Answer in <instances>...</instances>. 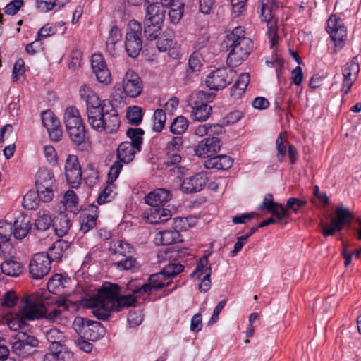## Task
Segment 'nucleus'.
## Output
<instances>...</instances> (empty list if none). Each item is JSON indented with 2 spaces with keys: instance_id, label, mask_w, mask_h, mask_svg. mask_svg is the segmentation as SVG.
<instances>
[{
  "instance_id": "obj_44",
  "label": "nucleus",
  "mask_w": 361,
  "mask_h": 361,
  "mask_svg": "<svg viewBox=\"0 0 361 361\" xmlns=\"http://www.w3.org/2000/svg\"><path fill=\"white\" fill-rule=\"evenodd\" d=\"M42 121L46 129L60 127V121L51 110H46L41 114Z\"/></svg>"
},
{
  "instance_id": "obj_52",
  "label": "nucleus",
  "mask_w": 361,
  "mask_h": 361,
  "mask_svg": "<svg viewBox=\"0 0 361 361\" xmlns=\"http://www.w3.org/2000/svg\"><path fill=\"white\" fill-rule=\"evenodd\" d=\"M137 264V260L133 257V255L126 256L115 263L116 268L121 271L130 270L133 268H135Z\"/></svg>"
},
{
  "instance_id": "obj_30",
  "label": "nucleus",
  "mask_w": 361,
  "mask_h": 361,
  "mask_svg": "<svg viewBox=\"0 0 361 361\" xmlns=\"http://www.w3.org/2000/svg\"><path fill=\"white\" fill-rule=\"evenodd\" d=\"M105 329L99 322L92 320L86 330H85L84 337L92 341H96L105 335Z\"/></svg>"
},
{
  "instance_id": "obj_64",
  "label": "nucleus",
  "mask_w": 361,
  "mask_h": 361,
  "mask_svg": "<svg viewBox=\"0 0 361 361\" xmlns=\"http://www.w3.org/2000/svg\"><path fill=\"white\" fill-rule=\"evenodd\" d=\"M23 5V0H13L8 3L4 8V11L8 15H15Z\"/></svg>"
},
{
  "instance_id": "obj_17",
  "label": "nucleus",
  "mask_w": 361,
  "mask_h": 361,
  "mask_svg": "<svg viewBox=\"0 0 361 361\" xmlns=\"http://www.w3.org/2000/svg\"><path fill=\"white\" fill-rule=\"evenodd\" d=\"M221 146L219 138L208 137L201 140L194 150L195 154L198 157H212L220 150Z\"/></svg>"
},
{
  "instance_id": "obj_33",
  "label": "nucleus",
  "mask_w": 361,
  "mask_h": 361,
  "mask_svg": "<svg viewBox=\"0 0 361 361\" xmlns=\"http://www.w3.org/2000/svg\"><path fill=\"white\" fill-rule=\"evenodd\" d=\"M215 97V93L207 91L200 90L192 92L188 99V106L191 108L192 100H195L197 106L207 105V103L212 102Z\"/></svg>"
},
{
  "instance_id": "obj_50",
  "label": "nucleus",
  "mask_w": 361,
  "mask_h": 361,
  "mask_svg": "<svg viewBox=\"0 0 361 361\" xmlns=\"http://www.w3.org/2000/svg\"><path fill=\"white\" fill-rule=\"evenodd\" d=\"M47 340L50 343H59L65 341L64 333L56 328H50L44 331Z\"/></svg>"
},
{
  "instance_id": "obj_26",
  "label": "nucleus",
  "mask_w": 361,
  "mask_h": 361,
  "mask_svg": "<svg viewBox=\"0 0 361 361\" xmlns=\"http://www.w3.org/2000/svg\"><path fill=\"white\" fill-rule=\"evenodd\" d=\"M186 253V248H180L178 245H176L160 249L157 252V258L159 262L165 260L176 261L183 257Z\"/></svg>"
},
{
  "instance_id": "obj_8",
  "label": "nucleus",
  "mask_w": 361,
  "mask_h": 361,
  "mask_svg": "<svg viewBox=\"0 0 361 361\" xmlns=\"http://www.w3.org/2000/svg\"><path fill=\"white\" fill-rule=\"evenodd\" d=\"M56 182L53 172L46 168H41L36 174L35 184L39 194L42 195V202H49L53 197V187Z\"/></svg>"
},
{
  "instance_id": "obj_32",
  "label": "nucleus",
  "mask_w": 361,
  "mask_h": 361,
  "mask_svg": "<svg viewBox=\"0 0 361 361\" xmlns=\"http://www.w3.org/2000/svg\"><path fill=\"white\" fill-rule=\"evenodd\" d=\"M1 269L4 274L16 277L21 274L23 266L20 262L16 259H6L1 263Z\"/></svg>"
},
{
  "instance_id": "obj_35",
  "label": "nucleus",
  "mask_w": 361,
  "mask_h": 361,
  "mask_svg": "<svg viewBox=\"0 0 361 361\" xmlns=\"http://www.w3.org/2000/svg\"><path fill=\"white\" fill-rule=\"evenodd\" d=\"M42 195L44 194H39L37 190L27 192L23 198V207L28 210L37 209L40 201H42Z\"/></svg>"
},
{
  "instance_id": "obj_9",
  "label": "nucleus",
  "mask_w": 361,
  "mask_h": 361,
  "mask_svg": "<svg viewBox=\"0 0 361 361\" xmlns=\"http://www.w3.org/2000/svg\"><path fill=\"white\" fill-rule=\"evenodd\" d=\"M82 174L78 157L68 155L65 164V176L68 185L73 188H78L82 183Z\"/></svg>"
},
{
  "instance_id": "obj_39",
  "label": "nucleus",
  "mask_w": 361,
  "mask_h": 361,
  "mask_svg": "<svg viewBox=\"0 0 361 361\" xmlns=\"http://www.w3.org/2000/svg\"><path fill=\"white\" fill-rule=\"evenodd\" d=\"M163 23L157 24L154 22L144 20V35L147 40L156 39L161 33Z\"/></svg>"
},
{
  "instance_id": "obj_51",
  "label": "nucleus",
  "mask_w": 361,
  "mask_h": 361,
  "mask_svg": "<svg viewBox=\"0 0 361 361\" xmlns=\"http://www.w3.org/2000/svg\"><path fill=\"white\" fill-rule=\"evenodd\" d=\"M107 183L109 185L104 188L97 198V203L99 204H103L106 202H109L114 197L115 192H114V185H112L114 182H110L108 178Z\"/></svg>"
},
{
  "instance_id": "obj_53",
  "label": "nucleus",
  "mask_w": 361,
  "mask_h": 361,
  "mask_svg": "<svg viewBox=\"0 0 361 361\" xmlns=\"http://www.w3.org/2000/svg\"><path fill=\"white\" fill-rule=\"evenodd\" d=\"M18 300L15 291L8 290L4 293L0 298V305L5 307H13L15 306Z\"/></svg>"
},
{
  "instance_id": "obj_31",
  "label": "nucleus",
  "mask_w": 361,
  "mask_h": 361,
  "mask_svg": "<svg viewBox=\"0 0 361 361\" xmlns=\"http://www.w3.org/2000/svg\"><path fill=\"white\" fill-rule=\"evenodd\" d=\"M195 100H192L191 104V114L190 117L193 121H205L211 115L212 108L209 105H203L197 106V104L195 103Z\"/></svg>"
},
{
  "instance_id": "obj_12",
  "label": "nucleus",
  "mask_w": 361,
  "mask_h": 361,
  "mask_svg": "<svg viewBox=\"0 0 361 361\" xmlns=\"http://www.w3.org/2000/svg\"><path fill=\"white\" fill-rule=\"evenodd\" d=\"M119 290L120 287L116 283H106L103 284L95 295L96 302L102 304L106 308L116 309L115 304Z\"/></svg>"
},
{
  "instance_id": "obj_16",
  "label": "nucleus",
  "mask_w": 361,
  "mask_h": 361,
  "mask_svg": "<svg viewBox=\"0 0 361 361\" xmlns=\"http://www.w3.org/2000/svg\"><path fill=\"white\" fill-rule=\"evenodd\" d=\"M207 180L208 177L205 173H197L184 178L180 185V190L186 194L200 192L203 189Z\"/></svg>"
},
{
  "instance_id": "obj_36",
  "label": "nucleus",
  "mask_w": 361,
  "mask_h": 361,
  "mask_svg": "<svg viewBox=\"0 0 361 361\" xmlns=\"http://www.w3.org/2000/svg\"><path fill=\"white\" fill-rule=\"evenodd\" d=\"M144 133L145 131L140 128H129L126 131V136L130 140V142H128V143H130L138 151L142 150V145L143 142L142 136Z\"/></svg>"
},
{
  "instance_id": "obj_11",
  "label": "nucleus",
  "mask_w": 361,
  "mask_h": 361,
  "mask_svg": "<svg viewBox=\"0 0 361 361\" xmlns=\"http://www.w3.org/2000/svg\"><path fill=\"white\" fill-rule=\"evenodd\" d=\"M51 262L44 252H39L32 257L29 264V272L34 279H41L51 269Z\"/></svg>"
},
{
  "instance_id": "obj_58",
  "label": "nucleus",
  "mask_w": 361,
  "mask_h": 361,
  "mask_svg": "<svg viewBox=\"0 0 361 361\" xmlns=\"http://www.w3.org/2000/svg\"><path fill=\"white\" fill-rule=\"evenodd\" d=\"M276 148L278 150L277 157L279 161H282L283 157L286 154V147H288L289 143L287 140H284L282 137V133H280L279 136L276 141Z\"/></svg>"
},
{
  "instance_id": "obj_21",
  "label": "nucleus",
  "mask_w": 361,
  "mask_h": 361,
  "mask_svg": "<svg viewBox=\"0 0 361 361\" xmlns=\"http://www.w3.org/2000/svg\"><path fill=\"white\" fill-rule=\"evenodd\" d=\"M154 241L157 245H168L182 242L183 238L176 229L164 230L156 234Z\"/></svg>"
},
{
  "instance_id": "obj_24",
  "label": "nucleus",
  "mask_w": 361,
  "mask_h": 361,
  "mask_svg": "<svg viewBox=\"0 0 361 361\" xmlns=\"http://www.w3.org/2000/svg\"><path fill=\"white\" fill-rule=\"evenodd\" d=\"M86 110L87 116V121L90 123V121L98 117L99 114L103 112L107 108L104 104V101H101L99 97L95 94L92 95L86 102Z\"/></svg>"
},
{
  "instance_id": "obj_20",
  "label": "nucleus",
  "mask_w": 361,
  "mask_h": 361,
  "mask_svg": "<svg viewBox=\"0 0 361 361\" xmlns=\"http://www.w3.org/2000/svg\"><path fill=\"white\" fill-rule=\"evenodd\" d=\"M171 193L169 190L157 188L150 192L145 198V203L151 207L164 206L171 199Z\"/></svg>"
},
{
  "instance_id": "obj_55",
  "label": "nucleus",
  "mask_w": 361,
  "mask_h": 361,
  "mask_svg": "<svg viewBox=\"0 0 361 361\" xmlns=\"http://www.w3.org/2000/svg\"><path fill=\"white\" fill-rule=\"evenodd\" d=\"M65 281L66 279L61 274H54L49 279L47 283V288L50 292H55L60 287H64L63 282Z\"/></svg>"
},
{
  "instance_id": "obj_40",
  "label": "nucleus",
  "mask_w": 361,
  "mask_h": 361,
  "mask_svg": "<svg viewBox=\"0 0 361 361\" xmlns=\"http://www.w3.org/2000/svg\"><path fill=\"white\" fill-rule=\"evenodd\" d=\"M54 219L46 211H39L38 218L35 220V226L37 231H45L52 226Z\"/></svg>"
},
{
  "instance_id": "obj_42",
  "label": "nucleus",
  "mask_w": 361,
  "mask_h": 361,
  "mask_svg": "<svg viewBox=\"0 0 361 361\" xmlns=\"http://www.w3.org/2000/svg\"><path fill=\"white\" fill-rule=\"evenodd\" d=\"M250 82V74L243 73L240 75L237 81L231 88V96L242 94Z\"/></svg>"
},
{
  "instance_id": "obj_3",
  "label": "nucleus",
  "mask_w": 361,
  "mask_h": 361,
  "mask_svg": "<svg viewBox=\"0 0 361 361\" xmlns=\"http://www.w3.org/2000/svg\"><path fill=\"white\" fill-rule=\"evenodd\" d=\"M142 27L136 20H130L127 25L125 37V49L129 57H137L142 48Z\"/></svg>"
},
{
  "instance_id": "obj_54",
  "label": "nucleus",
  "mask_w": 361,
  "mask_h": 361,
  "mask_svg": "<svg viewBox=\"0 0 361 361\" xmlns=\"http://www.w3.org/2000/svg\"><path fill=\"white\" fill-rule=\"evenodd\" d=\"M360 71V66L356 57L353 58V60L347 63L343 68V77H355Z\"/></svg>"
},
{
  "instance_id": "obj_10",
  "label": "nucleus",
  "mask_w": 361,
  "mask_h": 361,
  "mask_svg": "<svg viewBox=\"0 0 361 361\" xmlns=\"http://www.w3.org/2000/svg\"><path fill=\"white\" fill-rule=\"evenodd\" d=\"M233 71L225 68H218L209 73L205 84L209 90H219L225 88L232 81Z\"/></svg>"
},
{
  "instance_id": "obj_15",
  "label": "nucleus",
  "mask_w": 361,
  "mask_h": 361,
  "mask_svg": "<svg viewBox=\"0 0 361 361\" xmlns=\"http://www.w3.org/2000/svg\"><path fill=\"white\" fill-rule=\"evenodd\" d=\"M19 312L25 319L35 320L44 317L47 311L42 302L34 300L32 298H27Z\"/></svg>"
},
{
  "instance_id": "obj_37",
  "label": "nucleus",
  "mask_w": 361,
  "mask_h": 361,
  "mask_svg": "<svg viewBox=\"0 0 361 361\" xmlns=\"http://www.w3.org/2000/svg\"><path fill=\"white\" fill-rule=\"evenodd\" d=\"M306 204L307 201L302 199L296 197L288 198L286 201V204H282V207L285 212L284 219L288 218L291 214V212L297 214L300 209L306 205Z\"/></svg>"
},
{
  "instance_id": "obj_28",
  "label": "nucleus",
  "mask_w": 361,
  "mask_h": 361,
  "mask_svg": "<svg viewBox=\"0 0 361 361\" xmlns=\"http://www.w3.org/2000/svg\"><path fill=\"white\" fill-rule=\"evenodd\" d=\"M13 228V235L16 239L24 238L31 229L29 218L25 216L18 217L14 221Z\"/></svg>"
},
{
  "instance_id": "obj_6",
  "label": "nucleus",
  "mask_w": 361,
  "mask_h": 361,
  "mask_svg": "<svg viewBox=\"0 0 361 361\" xmlns=\"http://www.w3.org/2000/svg\"><path fill=\"white\" fill-rule=\"evenodd\" d=\"M89 123L92 128L98 131H106L108 133H116L120 126V119L117 111L108 106L103 112Z\"/></svg>"
},
{
  "instance_id": "obj_43",
  "label": "nucleus",
  "mask_w": 361,
  "mask_h": 361,
  "mask_svg": "<svg viewBox=\"0 0 361 361\" xmlns=\"http://www.w3.org/2000/svg\"><path fill=\"white\" fill-rule=\"evenodd\" d=\"M111 250L114 254H118L123 257L133 255L134 252V248L133 246L130 243L123 240H117L114 242Z\"/></svg>"
},
{
  "instance_id": "obj_59",
  "label": "nucleus",
  "mask_w": 361,
  "mask_h": 361,
  "mask_svg": "<svg viewBox=\"0 0 361 361\" xmlns=\"http://www.w3.org/2000/svg\"><path fill=\"white\" fill-rule=\"evenodd\" d=\"M91 66L93 72L107 67L104 59L101 54H94L92 56Z\"/></svg>"
},
{
  "instance_id": "obj_47",
  "label": "nucleus",
  "mask_w": 361,
  "mask_h": 361,
  "mask_svg": "<svg viewBox=\"0 0 361 361\" xmlns=\"http://www.w3.org/2000/svg\"><path fill=\"white\" fill-rule=\"evenodd\" d=\"M183 269V265L180 263H169L165 265L161 273L164 278H170L177 276Z\"/></svg>"
},
{
  "instance_id": "obj_4",
  "label": "nucleus",
  "mask_w": 361,
  "mask_h": 361,
  "mask_svg": "<svg viewBox=\"0 0 361 361\" xmlns=\"http://www.w3.org/2000/svg\"><path fill=\"white\" fill-rule=\"evenodd\" d=\"M139 152L140 151L137 150L133 146L128 143V141H124L120 143L116 149V157L118 160L116 161L110 168L109 180L111 183L114 182L123 169V164H128L133 161L136 153Z\"/></svg>"
},
{
  "instance_id": "obj_56",
  "label": "nucleus",
  "mask_w": 361,
  "mask_h": 361,
  "mask_svg": "<svg viewBox=\"0 0 361 361\" xmlns=\"http://www.w3.org/2000/svg\"><path fill=\"white\" fill-rule=\"evenodd\" d=\"M91 321L87 318L77 317L73 321V326L76 332L79 334H84L85 330H86Z\"/></svg>"
},
{
  "instance_id": "obj_18",
  "label": "nucleus",
  "mask_w": 361,
  "mask_h": 361,
  "mask_svg": "<svg viewBox=\"0 0 361 361\" xmlns=\"http://www.w3.org/2000/svg\"><path fill=\"white\" fill-rule=\"evenodd\" d=\"M145 16L144 20L154 22L157 24L163 23L166 11L164 6L158 2L150 3L145 0Z\"/></svg>"
},
{
  "instance_id": "obj_38",
  "label": "nucleus",
  "mask_w": 361,
  "mask_h": 361,
  "mask_svg": "<svg viewBox=\"0 0 361 361\" xmlns=\"http://www.w3.org/2000/svg\"><path fill=\"white\" fill-rule=\"evenodd\" d=\"M92 212L94 214H84L82 217L80 230L82 233H86L90 229L93 228L96 226V220L97 215L96 214L98 207L95 205H91Z\"/></svg>"
},
{
  "instance_id": "obj_27",
  "label": "nucleus",
  "mask_w": 361,
  "mask_h": 361,
  "mask_svg": "<svg viewBox=\"0 0 361 361\" xmlns=\"http://www.w3.org/2000/svg\"><path fill=\"white\" fill-rule=\"evenodd\" d=\"M71 226V221L66 214L61 212L54 218L52 228L59 237L64 236Z\"/></svg>"
},
{
  "instance_id": "obj_25",
  "label": "nucleus",
  "mask_w": 361,
  "mask_h": 361,
  "mask_svg": "<svg viewBox=\"0 0 361 361\" xmlns=\"http://www.w3.org/2000/svg\"><path fill=\"white\" fill-rule=\"evenodd\" d=\"M63 123L66 130L75 128L85 127L83 120L81 118L79 111L74 106H68L66 109L63 116Z\"/></svg>"
},
{
  "instance_id": "obj_23",
  "label": "nucleus",
  "mask_w": 361,
  "mask_h": 361,
  "mask_svg": "<svg viewBox=\"0 0 361 361\" xmlns=\"http://www.w3.org/2000/svg\"><path fill=\"white\" fill-rule=\"evenodd\" d=\"M164 278L161 273L151 275L149 278L148 283H146L140 287L133 290L134 294H142V293L149 294L152 291H157L164 286L165 283L162 281Z\"/></svg>"
},
{
  "instance_id": "obj_45",
  "label": "nucleus",
  "mask_w": 361,
  "mask_h": 361,
  "mask_svg": "<svg viewBox=\"0 0 361 361\" xmlns=\"http://www.w3.org/2000/svg\"><path fill=\"white\" fill-rule=\"evenodd\" d=\"M188 125V120L183 116H179L171 124L170 130L173 134L180 135L187 130Z\"/></svg>"
},
{
  "instance_id": "obj_5",
  "label": "nucleus",
  "mask_w": 361,
  "mask_h": 361,
  "mask_svg": "<svg viewBox=\"0 0 361 361\" xmlns=\"http://www.w3.org/2000/svg\"><path fill=\"white\" fill-rule=\"evenodd\" d=\"M38 338L27 332H18L16 340L12 343L11 352L16 355L26 358L35 355L38 350Z\"/></svg>"
},
{
  "instance_id": "obj_14",
  "label": "nucleus",
  "mask_w": 361,
  "mask_h": 361,
  "mask_svg": "<svg viewBox=\"0 0 361 361\" xmlns=\"http://www.w3.org/2000/svg\"><path fill=\"white\" fill-rule=\"evenodd\" d=\"M123 92L129 97L135 98L142 92L143 85L140 76L133 71L128 70L122 80Z\"/></svg>"
},
{
  "instance_id": "obj_41",
  "label": "nucleus",
  "mask_w": 361,
  "mask_h": 361,
  "mask_svg": "<svg viewBox=\"0 0 361 361\" xmlns=\"http://www.w3.org/2000/svg\"><path fill=\"white\" fill-rule=\"evenodd\" d=\"M140 295L141 294H134L133 292V294H128L126 295H120L118 294L115 304V307H116V309H114V311L119 312L123 307L135 305L136 302L135 297H140Z\"/></svg>"
},
{
  "instance_id": "obj_60",
  "label": "nucleus",
  "mask_w": 361,
  "mask_h": 361,
  "mask_svg": "<svg viewBox=\"0 0 361 361\" xmlns=\"http://www.w3.org/2000/svg\"><path fill=\"white\" fill-rule=\"evenodd\" d=\"M97 80L104 85H108L111 81V76L108 68H102L94 72Z\"/></svg>"
},
{
  "instance_id": "obj_49",
  "label": "nucleus",
  "mask_w": 361,
  "mask_h": 361,
  "mask_svg": "<svg viewBox=\"0 0 361 361\" xmlns=\"http://www.w3.org/2000/svg\"><path fill=\"white\" fill-rule=\"evenodd\" d=\"M211 269V266L209 265L208 258L205 255L200 259L196 268L191 274V277L200 279L202 276L206 275L207 272L204 271V269Z\"/></svg>"
},
{
  "instance_id": "obj_19",
  "label": "nucleus",
  "mask_w": 361,
  "mask_h": 361,
  "mask_svg": "<svg viewBox=\"0 0 361 361\" xmlns=\"http://www.w3.org/2000/svg\"><path fill=\"white\" fill-rule=\"evenodd\" d=\"M25 319L21 316V314H7L0 315V324H6L12 331L19 332H27L29 329V324L25 322Z\"/></svg>"
},
{
  "instance_id": "obj_46",
  "label": "nucleus",
  "mask_w": 361,
  "mask_h": 361,
  "mask_svg": "<svg viewBox=\"0 0 361 361\" xmlns=\"http://www.w3.org/2000/svg\"><path fill=\"white\" fill-rule=\"evenodd\" d=\"M143 113L141 107L133 106L128 108L126 118L131 125L137 126L142 120Z\"/></svg>"
},
{
  "instance_id": "obj_34",
  "label": "nucleus",
  "mask_w": 361,
  "mask_h": 361,
  "mask_svg": "<svg viewBox=\"0 0 361 361\" xmlns=\"http://www.w3.org/2000/svg\"><path fill=\"white\" fill-rule=\"evenodd\" d=\"M71 142L77 145L80 146L82 144L86 143L88 140L87 132L85 127L68 129L66 130Z\"/></svg>"
},
{
  "instance_id": "obj_63",
  "label": "nucleus",
  "mask_w": 361,
  "mask_h": 361,
  "mask_svg": "<svg viewBox=\"0 0 361 361\" xmlns=\"http://www.w3.org/2000/svg\"><path fill=\"white\" fill-rule=\"evenodd\" d=\"M56 32V28L51 25L47 23L39 30L37 32V38L38 39L42 40L54 35Z\"/></svg>"
},
{
  "instance_id": "obj_29",
  "label": "nucleus",
  "mask_w": 361,
  "mask_h": 361,
  "mask_svg": "<svg viewBox=\"0 0 361 361\" xmlns=\"http://www.w3.org/2000/svg\"><path fill=\"white\" fill-rule=\"evenodd\" d=\"M68 247L69 245L66 241L58 240L49 247L45 255L48 256L51 262L53 261H60L63 253Z\"/></svg>"
},
{
  "instance_id": "obj_7",
  "label": "nucleus",
  "mask_w": 361,
  "mask_h": 361,
  "mask_svg": "<svg viewBox=\"0 0 361 361\" xmlns=\"http://www.w3.org/2000/svg\"><path fill=\"white\" fill-rule=\"evenodd\" d=\"M261 18L267 22V34L269 35L271 47H273L278 40L276 20L274 19V9L276 8V0H260Z\"/></svg>"
},
{
  "instance_id": "obj_62",
  "label": "nucleus",
  "mask_w": 361,
  "mask_h": 361,
  "mask_svg": "<svg viewBox=\"0 0 361 361\" xmlns=\"http://www.w3.org/2000/svg\"><path fill=\"white\" fill-rule=\"evenodd\" d=\"M183 146L182 137H173L169 142H168L166 149L169 153L173 152L180 151Z\"/></svg>"
},
{
  "instance_id": "obj_48",
  "label": "nucleus",
  "mask_w": 361,
  "mask_h": 361,
  "mask_svg": "<svg viewBox=\"0 0 361 361\" xmlns=\"http://www.w3.org/2000/svg\"><path fill=\"white\" fill-rule=\"evenodd\" d=\"M153 130L156 132H161L165 125L166 116L163 109H157L154 113Z\"/></svg>"
},
{
  "instance_id": "obj_22",
  "label": "nucleus",
  "mask_w": 361,
  "mask_h": 361,
  "mask_svg": "<svg viewBox=\"0 0 361 361\" xmlns=\"http://www.w3.org/2000/svg\"><path fill=\"white\" fill-rule=\"evenodd\" d=\"M259 210H267L278 219H283L285 212L282 204L274 201L273 195L267 193L261 204L259 206Z\"/></svg>"
},
{
  "instance_id": "obj_61",
  "label": "nucleus",
  "mask_w": 361,
  "mask_h": 361,
  "mask_svg": "<svg viewBox=\"0 0 361 361\" xmlns=\"http://www.w3.org/2000/svg\"><path fill=\"white\" fill-rule=\"evenodd\" d=\"M25 63L23 59L19 58L15 63L13 68L12 76L13 80H18L19 77L25 73Z\"/></svg>"
},
{
  "instance_id": "obj_1",
  "label": "nucleus",
  "mask_w": 361,
  "mask_h": 361,
  "mask_svg": "<svg viewBox=\"0 0 361 361\" xmlns=\"http://www.w3.org/2000/svg\"><path fill=\"white\" fill-rule=\"evenodd\" d=\"M243 27H236L226 35L224 44L228 51L226 62L231 67H237L243 63L253 49V42L245 36Z\"/></svg>"
},
{
  "instance_id": "obj_2",
  "label": "nucleus",
  "mask_w": 361,
  "mask_h": 361,
  "mask_svg": "<svg viewBox=\"0 0 361 361\" xmlns=\"http://www.w3.org/2000/svg\"><path fill=\"white\" fill-rule=\"evenodd\" d=\"M354 215L347 207L338 206L334 212V216L331 219V226L326 223L321 222V232L324 237L332 236L336 232L342 231L345 226H350Z\"/></svg>"
},
{
  "instance_id": "obj_13",
  "label": "nucleus",
  "mask_w": 361,
  "mask_h": 361,
  "mask_svg": "<svg viewBox=\"0 0 361 361\" xmlns=\"http://www.w3.org/2000/svg\"><path fill=\"white\" fill-rule=\"evenodd\" d=\"M326 31L336 45L342 47L347 37V28L342 20L331 15L327 20Z\"/></svg>"
},
{
  "instance_id": "obj_57",
  "label": "nucleus",
  "mask_w": 361,
  "mask_h": 361,
  "mask_svg": "<svg viewBox=\"0 0 361 361\" xmlns=\"http://www.w3.org/2000/svg\"><path fill=\"white\" fill-rule=\"evenodd\" d=\"M96 306L97 307L92 311V313L98 319L100 320H106L110 316V312L111 311H114V309L106 308V306L97 302H96Z\"/></svg>"
}]
</instances>
